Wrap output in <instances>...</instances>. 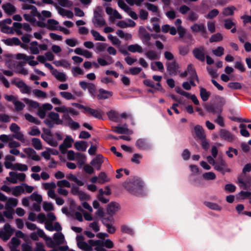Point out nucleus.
Instances as JSON below:
<instances>
[{
  "instance_id": "f257e3e1",
  "label": "nucleus",
  "mask_w": 251,
  "mask_h": 251,
  "mask_svg": "<svg viewBox=\"0 0 251 251\" xmlns=\"http://www.w3.org/2000/svg\"><path fill=\"white\" fill-rule=\"evenodd\" d=\"M143 182L138 178H133L123 183V186L130 194L135 196L145 195Z\"/></svg>"
},
{
  "instance_id": "f03ea898",
  "label": "nucleus",
  "mask_w": 251,
  "mask_h": 251,
  "mask_svg": "<svg viewBox=\"0 0 251 251\" xmlns=\"http://www.w3.org/2000/svg\"><path fill=\"white\" fill-rule=\"evenodd\" d=\"M226 104V100L224 98L219 96L217 99V103L215 105H207L205 109L209 113L213 114H221L223 110V106Z\"/></svg>"
},
{
  "instance_id": "7ed1b4c3",
  "label": "nucleus",
  "mask_w": 251,
  "mask_h": 251,
  "mask_svg": "<svg viewBox=\"0 0 251 251\" xmlns=\"http://www.w3.org/2000/svg\"><path fill=\"white\" fill-rule=\"evenodd\" d=\"M165 65L167 72L170 75L175 76L180 73L179 66L176 61L166 62Z\"/></svg>"
},
{
  "instance_id": "20e7f679",
  "label": "nucleus",
  "mask_w": 251,
  "mask_h": 251,
  "mask_svg": "<svg viewBox=\"0 0 251 251\" xmlns=\"http://www.w3.org/2000/svg\"><path fill=\"white\" fill-rule=\"evenodd\" d=\"M214 169L223 175H225L226 173H230L231 172V169L228 168V165L226 162L223 159L217 161V163L214 167Z\"/></svg>"
},
{
  "instance_id": "39448f33",
  "label": "nucleus",
  "mask_w": 251,
  "mask_h": 251,
  "mask_svg": "<svg viewBox=\"0 0 251 251\" xmlns=\"http://www.w3.org/2000/svg\"><path fill=\"white\" fill-rule=\"evenodd\" d=\"M139 34L140 38L144 44H146L148 46L150 45V40L151 39V35L147 31L145 28L141 26L139 29Z\"/></svg>"
},
{
  "instance_id": "423d86ee",
  "label": "nucleus",
  "mask_w": 251,
  "mask_h": 251,
  "mask_svg": "<svg viewBox=\"0 0 251 251\" xmlns=\"http://www.w3.org/2000/svg\"><path fill=\"white\" fill-rule=\"evenodd\" d=\"M104 157L101 154H98L90 162L91 165L94 166L97 170H100L101 165L104 162Z\"/></svg>"
},
{
  "instance_id": "0eeeda50",
  "label": "nucleus",
  "mask_w": 251,
  "mask_h": 251,
  "mask_svg": "<svg viewBox=\"0 0 251 251\" xmlns=\"http://www.w3.org/2000/svg\"><path fill=\"white\" fill-rule=\"evenodd\" d=\"M220 136L225 140L231 142L234 140V136L229 131L225 129H221L220 131Z\"/></svg>"
},
{
  "instance_id": "6e6552de",
  "label": "nucleus",
  "mask_w": 251,
  "mask_h": 251,
  "mask_svg": "<svg viewBox=\"0 0 251 251\" xmlns=\"http://www.w3.org/2000/svg\"><path fill=\"white\" fill-rule=\"evenodd\" d=\"M136 147L140 150H148L150 149V145L145 138L138 139L135 143Z\"/></svg>"
},
{
  "instance_id": "1a4fd4ad",
  "label": "nucleus",
  "mask_w": 251,
  "mask_h": 251,
  "mask_svg": "<svg viewBox=\"0 0 251 251\" xmlns=\"http://www.w3.org/2000/svg\"><path fill=\"white\" fill-rule=\"evenodd\" d=\"M191 28L193 32H201L202 36L205 38L207 37V31L203 24L199 25L198 24H195L191 27Z\"/></svg>"
},
{
  "instance_id": "9d476101",
  "label": "nucleus",
  "mask_w": 251,
  "mask_h": 251,
  "mask_svg": "<svg viewBox=\"0 0 251 251\" xmlns=\"http://www.w3.org/2000/svg\"><path fill=\"white\" fill-rule=\"evenodd\" d=\"M193 53L195 57L198 60L203 62L205 60L204 49L202 47L195 48L193 50Z\"/></svg>"
},
{
  "instance_id": "9b49d317",
  "label": "nucleus",
  "mask_w": 251,
  "mask_h": 251,
  "mask_svg": "<svg viewBox=\"0 0 251 251\" xmlns=\"http://www.w3.org/2000/svg\"><path fill=\"white\" fill-rule=\"evenodd\" d=\"M120 209V205L118 203L111 202L108 204L107 213L111 216H113Z\"/></svg>"
},
{
  "instance_id": "f8f14e48",
  "label": "nucleus",
  "mask_w": 251,
  "mask_h": 251,
  "mask_svg": "<svg viewBox=\"0 0 251 251\" xmlns=\"http://www.w3.org/2000/svg\"><path fill=\"white\" fill-rule=\"evenodd\" d=\"M112 95V92L100 88L99 90V94L97 95V98L98 100H105L108 99Z\"/></svg>"
},
{
  "instance_id": "ddd939ff",
  "label": "nucleus",
  "mask_w": 251,
  "mask_h": 251,
  "mask_svg": "<svg viewBox=\"0 0 251 251\" xmlns=\"http://www.w3.org/2000/svg\"><path fill=\"white\" fill-rule=\"evenodd\" d=\"M4 12L8 15H11L16 11V7L10 3H6L2 5Z\"/></svg>"
},
{
  "instance_id": "4468645a",
  "label": "nucleus",
  "mask_w": 251,
  "mask_h": 251,
  "mask_svg": "<svg viewBox=\"0 0 251 251\" xmlns=\"http://www.w3.org/2000/svg\"><path fill=\"white\" fill-rule=\"evenodd\" d=\"M96 15H94L93 22L94 24L96 25L97 26L102 27L105 25V21L101 15L100 14H96Z\"/></svg>"
},
{
  "instance_id": "2eb2a0df",
  "label": "nucleus",
  "mask_w": 251,
  "mask_h": 251,
  "mask_svg": "<svg viewBox=\"0 0 251 251\" xmlns=\"http://www.w3.org/2000/svg\"><path fill=\"white\" fill-rule=\"evenodd\" d=\"M194 132L196 136L200 139L203 140L205 138L204 130L202 127L200 125L196 126L194 128Z\"/></svg>"
},
{
  "instance_id": "dca6fc26",
  "label": "nucleus",
  "mask_w": 251,
  "mask_h": 251,
  "mask_svg": "<svg viewBox=\"0 0 251 251\" xmlns=\"http://www.w3.org/2000/svg\"><path fill=\"white\" fill-rule=\"evenodd\" d=\"M42 138L47 142L49 145L53 147H56L58 145L56 140L53 139L52 135L46 136L44 134H41Z\"/></svg>"
},
{
  "instance_id": "f3484780",
  "label": "nucleus",
  "mask_w": 251,
  "mask_h": 251,
  "mask_svg": "<svg viewBox=\"0 0 251 251\" xmlns=\"http://www.w3.org/2000/svg\"><path fill=\"white\" fill-rule=\"evenodd\" d=\"M49 118L56 125H62L63 121L59 119V115L57 113L50 112L48 114Z\"/></svg>"
},
{
  "instance_id": "a211bd4d",
  "label": "nucleus",
  "mask_w": 251,
  "mask_h": 251,
  "mask_svg": "<svg viewBox=\"0 0 251 251\" xmlns=\"http://www.w3.org/2000/svg\"><path fill=\"white\" fill-rule=\"evenodd\" d=\"M18 201L15 198H10L7 200L5 205V209L12 210L13 207H15L17 205Z\"/></svg>"
},
{
  "instance_id": "6ab92c4d",
  "label": "nucleus",
  "mask_w": 251,
  "mask_h": 251,
  "mask_svg": "<svg viewBox=\"0 0 251 251\" xmlns=\"http://www.w3.org/2000/svg\"><path fill=\"white\" fill-rule=\"evenodd\" d=\"M74 146L77 150L85 151L87 148V144L84 141H77L75 143Z\"/></svg>"
},
{
  "instance_id": "aec40b11",
  "label": "nucleus",
  "mask_w": 251,
  "mask_h": 251,
  "mask_svg": "<svg viewBox=\"0 0 251 251\" xmlns=\"http://www.w3.org/2000/svg\"><path fill=\"white\" fill-rule=\"evenodd\" d=\"M52 75L58 80L61 82H64L67 79L66 75L61 72H59L57 70L55 69L52 71Z\"/></svg>"
},
{
  "instance_id": "412c9836",
  "label": "nucleus",
  "mask_w": 251,
  "mask_h": 251,
  "mask_svg": "<svg viewBox=\"0 0 251 251\" xmlns=\"http://www.w3.org/2000/svg\"><path fill=\"white\" fill-rule=\"evenodd\" d=\"M238 183L240 188L244 190H248L250 188V182L249 180L245 181L241 176L237 177Z\"/></svg>"
},
{
  "instance_id": "4be33fe9",
  "label": "nucleus",
  "mask_w": 251,
  "mask_h": 251,
  "mask_svg": "<svg viewBox=\"0 0 251 251\" xmlns=\"http://www.w3.org/2000/svg\"><path fill=\"white\" fill-rule=\"evenodd\" d=\"M127 50L133 53L136 52L142 53L143 51L142 47L137 44L129 45L127 47Z\"/></svg>"
},
{
  "instance_id": "5701e85b",
  "label": "nucleus",
  "mask_w": 251,
  "mask_h": 251,
  "mask_svg": "<svg viewBox=\"0 0 251 251\" xmlns=\"http://www.w3.org/2000/svg\"><path fill=\"white\" fill-rule=\"evenodd\" d=\"M200 96L202 100L203 101H207L210 96V92L207 91L206 89L203 87H200Z\"/></svg>"
},
{
  "instance_id": "b1692460",
  "label": "nucleus",
  "mask_w": 251,
  "mask_h": 251,
  "mask_svg": "<svg viewBox=\"0 0 251 251\" xmlns=\"http://www.w3.org/2000/svg\"><path fill=\"white\" fill-rule=\"evenodd\" d=\"M236 9L234 6H230L224 8L222 14L225 16H228L233 15L234 11Z\"/></svg>"
},
{
  "instance_id": "393cba45",
  "label": "nucleus",
  "mask_w": 251,
  "mask_h": 251,
  "mask_svg": "<svg viewBox=\"0 0 251 251\" xmlns=\"http://www.w3.org/2000/svg\"><path fill=\"white\" fill-rule=\"evenodd\" d=\"M78 247L84 251H92V247L84 241L77 242Z\"/></svg>"
},
{
  "instance_id": "a878e982",
  "label": "nucleus",
  "mask_w": 251,
  "mask_h": 251,
  "mask_svg": "<svg viewBox=\"0 0 251 251\" xmlns=\"http://www.w3.org/2000/svg\"><path fill=\"white\" fill-rule=\"evenodd\" d=\"M107 115L109 119L111 121L118 122L119 120V114L115 111L111 110L107 112Z\"/></svg>"
},
{
  "instance_id": "bb28decb",
  "label": "nucleus",
  "mask_w": 251,
  "mask_h": 251,
  "mask_svg": "<svg viewBox=\"0 0 251 251\" xmlns=\"http://www.w3.org/2000/svg\"><path fill=\"white\" fill-rule=\"evenodd\" d=\"M53 238L58 245L63 244L64 241V236L61 232L54 233Z\"/></svg>"
},
{
  "instance_id": "cd10ccee",
  "label": "nucleus",
  "mask_w": 251,
  "mask_h": 251,
  "mask_svg": "<svg viewBox=\"0 0 251 251\" xmlns=\"http://www.w3.org/2000/svg\"><path fill=\"white\" fill-rule=\"evenodd\" d=\"M145 56L151 60L158 59V55L155 51L150 50L145 53Z\"/></svg>"
},
{
  "instance_id": "c85d7f7f",
  "label": "nucleus",
  "mask_w": 251,
  "mask_h": 251,
  "mask_svg": "<svg viewBox=\"0 0 251 251\" xmlns=\"http://www.w3.org/2000/svg\"><path fill=\"white\" fill-rule=\"evenodd\" d=\"M205 205L211 209L220 211L222 210V207L216 203L212 202H205Z\"/></svg>"
},
{
  "instance_id": "c756f323",
  "label": "nucleus",
  "mask_w": 251,
  "mask_h": 251,
  "mask_svg": "<svg viewBox=\"0 0 251 251\" xmlns=\"http://www.w3.org/2000/svg\"><path fill=\"white\" fill-rule=\"evenodd\" d=\"M32 145L37 150L42 149V145L41 140L39 138H33L31 140Z\"/></svg>"
},
{
  "instance_id": "7c9ffc66",
  "label": "nucleus",
  "mask_w": 251,
  "mask_h": 251,
  "mask_svg": "<svg viewBox=\"0 0 251 251\" xmlns=\"http://www.w3.org/2000/svg\"><path fill=\"white\" fill-rule=\"evenodd\" d=\"M47 28L50 30H57V27L53 25H56L59 24V23L54 19H49L48 20Z\"/></svg>"
},
{
  "instance_id": "2f4dec72",
  "label": "nucleus",
  "mask_w": 251,
  "mask_h": 251,
  "mask_svg": "<svg viewBox=\"0 0 251 251\" xmlns=\"http://www.w3.org/2000/svg\"><path fill=\"white\" fill-rule=\"evenodd\" d=\"M53 63L57 67L60 66L65 68H69L70 67V63L65 60L55 61Z\"/></svg>"
},
{
  "instance_id": "473e14b6",
  "label": "nucleus",
  "mask_w": 251,
  "mask_h": 251,
  "mask_svg": "<svg viewBox=\"0 0 251 251\" xmlns=\"http://www.w3.org/2000/svg\"><path fill=\"white\" fill-rule=\"evenodd\" d=\"M24 101L31 108H37L40 106L39 103L33 100H29L28 98H25L24 99Z\"/></svg>"
},
{
  "instance_id": "72a5a7b5",
  "label": "nucleus",
  "mask_w": 251,
  "mask_h": 251,
  "mask_svg": "<svg viewBox=\"0 0 251 251\" xmlns=\"http://www.w3.org/2000/svg\"><path fill=\"white\" fill-rule=\"evenodd\" d=\"M99 179L98 182L100 184H103L106 182L109 181L110 179L108 178L106 173L103 172H100L99 175Z\"/></svg>"
},
{
  "instance_id": "f704fd0d",
  "label": "nucleus",
  "mask_w": 251,
  "mask_h": 251,
  "mask_svg": "<svg viewBox=\"0 0 251 251\" xmlns=\"http://www.w3.org/2000/svg\"><path fill=\"white\" fill-rule=\"evenodd\" d=\"M25 192V190L22 186H15L13 191H12V195L15 197H18L21 193H24Z\"/></svg>"
},
{
  "instance_id": "c9c22d12",
  "label": "nucleus",
  "mask_w": 251,
  "mask_h": 251,
  "mask_svg": "<svg viewBox=\"0 0 251 251\" xmlns=\"http://www.w3.org/2000/svg\"><path fill=\"white\" fill-rule=\"evenodd\" d=\"M25 118L28 122L34 123L36 125H40V121L37 118L33 117L30 114L26 113L25 115Z\"/></svg>"
},
{
  "instance_id": "e433bc0d",
  "label": "nucleus",
  "mask_w": 251,
  "mask_h": 251,
  "mask_svg": "<svg viewBox=\"0 0 251 251\" xmlns=\"http://www.w3.org/2000/svg\"><path fill=\"white\" fill-rule=\"evenodd\" d=\"M238 197L241 200H245L247 199L251 200V192L241 191L238 193Z\"/></svg>"
},
{
  "instance_id": "4c0bfd02",
  "label": "nucleus",
  "mask_w": 251,
  "mask_h": 251,
  "mask_svg": "<svg viewBox=\"0 0 251 251\" xmlns=\"http://www.w3.org/2000/svg\"><path fill=\"white\" fill-rule=\"evenodd\" d=\"M10 177H7L6 179L10 182L13 184H16L17 183V173L14 172H10L9 173Z\"/></svg>"
},
{
  "instance_id": "58836bf2",
  "label": "nucleus",
  "mask_w": 251,
  "mask_h": 251,
  "mask_svg": "<svg viewBox=\"0 0 251 251\" xmlns=\"http://www.w3.org/2000/svg\"><path fill=\"white\" fill-rule=\"evenodd\" d=\"M223 36L220 33L212 35L209 39V42L210 43L217 42L221 41L223 40Z\"/></svg>"
},
{
  "instance_id": "ea45409f",
  "label": "nucleus",
  "mask_w": 251,
  "mask_h": 251,
  "mask_svg": "<svg viewBox=\"0 0 251 251\" xmlns=\"http://www.w3.org/2000/svg\"><path fill=\"white\" fill-rule=\"evenodd\" d=\"M28 169V167L25 164H22L21 163H15L14 164V170H18L20 171H26Z\"/></svg>"
},
{
  "instance_id": "a19ab883",
  "label": "nucleus",
  "mask_w": 251,
  "mask_h": 251,
  "mask_svg": "<svg viewBox=\"0 0 251 251\" xmlns=\"http://www.w3.org/2000/svg\"><path fill=\"white\" fill-rule=\"evenodd\" d=\"M91 33L92 35L94 37L95 40L105 41V38L102 36L100 35V33L94 29L91 30Z\"/></svg>"
},
{
  "instance_id": "79ce46f5",
  "label": "nucleus",
  "mask_w": 251,
  "mask_h": 251,
  "mask_svg": "<svg viewBox=\"0 0 251 251\" xmlns=\"http://www.w3.org/2000/svg\"><path fill=\"white\" fill-rule=\"evenodd\" d=\"M11 136L12 137V139L13 138H14L15 139H16L19 140L22 143H25V138H24V135L20 131H18V132H16L15 134L11 135Z\"/></svg>"
},
{
  "instance_id": "37998d69",
  "label": "nucleus",
  "mask_w": 251,
  "mask_h": 251,
  "mask_svg": "<svg viewBox=\"0 0 251 251\" xmlns=\"http://www.w3.org/2000/svg\"><path fill=\"white\" fill-rule=\"evenodd\" d=\"M246 127L247 126L244 124H241L239 126V127L241 128V134L244 137H248L250 136V133L249 131L246 129Z\"/></svg>"
},
{
  "instance_id": "c03bdc74",
  "label": "nucleus",
  "mask_w": 251,
  "mask_h": 251,
  "mask_svg": "<svg viewBox=\"0 0 251 251\" xmlns=\"http://www.w3.org/2000/svg\"><path fill=\"white\" fill-rule=\"evenodd\" d=\"M16 58L18 60H25L26 61H29L31 59H33L34 58V56H27L24 53H19L16 54Z\"/></svg>"
},
{
  "instance_id": "a18cd8bd",
  "label": "nucleus",
  "mask_w": 251,
  "mask_h": 251,
  "mask_svg": "<svg viewBox=\"0 0 251 251\" xmlns=\"http://www.w3.org/2000/svg\"><path fill=\"white\" fill-rule=\"evenodd\" d=\"M58 2L62 7H71L73 3L70 0H58Z\"/></svg>"
},
{
  "instance_id": "49530a36",
  "label": "nucleus",
  "mask_w": 251,
  "mask_h": 251,
  "mask_svg": "<svg viewBox=\"0 0 251 251\" xmlns=\"http://www.w3.org/2000/svg\"><path fill=\"white\" fill-rule=\"evenodd\" d=\"M118 5L121 8L127 13H128L130 9V7L126 4L123 0H118Z\"/></svg>"
},
{
  "instance_id": "de8ad7c7",
  "label": "nucleus",
  "mask_w": 251,
  "mask_h": 251,
  "mask_svg": "<svg viewBox=\"0 0 251 251\" xmlns=\"http://www.w3.org/2000/svg\"><path fill=\"white\" fill-rule=\"evenodd\" d=\"M121 231L130 235L134 234V231L130 227L126 225H123L121 228Z\"/></svg>"
},
{
  "instance_id": "09e8293b",
  "label": "nucleus",
  "mask_w": 251,
  "mask_h": 251,
  "mask_svg": "<svg viewBox=\"0 0 251 251\" xmlns=\"http://www.w3.org/2000/svg\"><path fill=\"white\" fill-rule=\"evenodd\" d=\"M30 198L32 200L35 201L39 203H40L42 201V196L36 192H34L31 194Z\"/></svg>"
},
{
  "instance_id": "8fccbe9b",
  "label": "nucleus",
  "mask_w": 251,
  "mask_h": 251,
  "mask_svg": "<svg viewBox=\"0 0 251 251\" xmlns=\"http://www.w3.org/2000/svg\"><path fill=\"white\" fill-rule=\"evenodd\" d=\"M203 178L205 180H213L216 178V175L213 172H207L202 175Z\"/></svg>"
},
{
  "instance_id": "3c124183",
  "label": "nucleus",
  "mask_w": 251,
  "mask_h": 251,
  "mask_svg": "<svg viewBox=\"0 0 251 251\" xmlns=\"http://www.w3.org/2000/svg\"><path fill=\"white\" fill-rule=\"evenodd\" d=\"M31 10H32L31 12L32 16L37 17L39 20L44 21L45 20V19L42 17L41 14L38 12L37 9L35 6H34V7L32 9H31Z\"/></svg>"
},
{
  "instance_id": "603ef678",
  "label": "nucleus",
  "mask_w": 251,
  "mask_h": 251,
  "mask_svg": "<svg viewBox=\"0 0 251 251\" xmlns=\"http://www.w3.org/2000/svg\"><path fill=\"white\" fill-rule=\"evenodd\" d=\"M219 14V11L217 9H213L209 12L206 16V18L212 19Z\"/></svg>"
},
{
  "instance_id": "864d4df0",
  "label": "nucleus",
  "mask_w": 251,
  "mask_h": 251,
  "mask_svg": "<svg viewBox=\"0 0 251 251\" xmlns=\"http://www.w3.org/2000/svg\"><path fill=\"white\" fill-rule=\"evenodd\" d=\"M74 140L71 136H67L62 144L66 146L68 148H70L72 147V144Z\"/></svg>"
},
{
  "instance_id": "5fc2aeb1",
  "label": "nucleus",
  "mask_w": 251,
  "mask_h": 251,
  "mask_svg": "<svg viewBox=\"0 0 251 251\" xmlns=\"http://www.w3.org/2000/svg\"><path fill=\"white\" fill-rule=\"evenodd\" d=\"M13 104L15 105L16 110L18 111L22 110L25 107V105L23 102L17 100L13 101Z\"/></svg>"
},
{
  "instance_id": "6e6d98bb",
  "label": "nucleus",
  "mask_w": 251,
  "mask_h": 251,
  "mask_svg": "<svg viewBox=\"0 0 251 251\" xmlns=\"http://www.w3.org/2000/svg\"><path fill=\"white\" fill-rule=\"evenodd\" d=\"M108 38L111 41V42L114 45H116L118 46H120L121 42L116 37H114L111 34H109L108 35Z\"/></svg>"
},
{
  "instance_id": "4d7b16f0",
  "label": "nucleus",
  "mask_w": 251,
  "mask_h": 251,
  "mask_svg": "<svg viewBox=\"0 0 251 251\" xmlns=\"http://www.w3.org/2000/svg\"><path fill=\"white\" fill-rule=\"evenodd\" d=\"M60 95L66 100H75V97L73 95L68 92L62 91L60 92Z\"/></svg>"
},
{
  "instance_id": "13d9d810",
  "label": "nucleus",
  "mask_w": 251,
  "mask_h": 251,
  "mask_svg": "<svg viewBox=\"0 0 251 251\" xmlns=\"http://www.w3.org/2000/svg\"><path fill=\"white\" fill-rule=\"evenodd\" d=\"M235 25V24L229 19H226L224 20V27L226 29H231L232 26Z\"/></svg>"
},
{
  "instance_id": "bf43d9fd",
  "label": "nucleus",
  "mask_w": 251,
  "mask_h": 251,
  "mask_svg": "<svg viewBox=\"0 0 251 251\" xmlns=\"http://www.w3.org/2000/svg\"><path fill=\"white\" fill-rule=\"evenodd\" d=\"M228 87L232 89L237 90L242 88V85L238 82H230L227 85Z\"/></svg>"
},
{
  "instance_id": "052dcab7",
  "label": "nucleus",
  "mask_w": 251,
  "mask_h": 251,
  "mask_svg": "<svg viewBox=\"0 0 251 251\" xmlns=\"http://www.w3.org/2000/svg\"><path fill=\"white\" fill-rule=\"evenodd\" d=\"M213 53L217 56H221L224 53V48L222 47H218L215 50H213Z\"/></svg>"
},
{
  "instance_id": "680f3d73",
  "label": "nucleus",
  "mask_w": 251,
  "mask_h": 251,
  "mask_svg": "<svg viewBox=\"0 0 251 251\" xmlns=\"http://www.w3.org/2000/svg\"><path fill=\"white\" fill-rule=\"evenodd\" d=\"M143 156L141 154L135 153L133 154L131 161L135 164H139L140 163V160L142 158Z\"/></svg>"
},
{
  "instance_id": "e2e57ef3",
  "label": "nucleus",
  "mask_w": 251,
  "mask_h": 251,
  "mask_svg": "<svg viewBox=\"0 0 251 251\" xmlns=\"http://www.w3.org/2000/svg\"><path fill=\"white\" fill-rule=\"evenodd\" d=\"M57 185L59 187H66L67 188L71 187L70 182L66 179H63L57 181Z\"/></svg>"
},
{
  "instance_id": "0e129e2a",
  "label": "nucleus",
  "mask_w": 251,
  "mask_h": 251,
  "mask_svg": "<svg viewBox=\"0 0 251 251\" xmlns=\"http://www.w3.org/2000/svg\"><path fill=\"white\" fill-rule=\"evenodd\" d=\"M146 5L149 11L154 13H157L158 12V8L156 5L150 3H147Z\"/></svg>"
},
{
  "instance_id": "69168bd1",
  "label": "nucleus",
  "mask_w": 251,
  "mask_h": 251,
  "mask_svg": "<svg viewBox=\"0 0 251 251\" xmlns=\"http://www.w3.org/2000/svg\"><path fill=\"white\" fill-rule=\"evenodd\" d=\"M178 50L179 54L182 56L186 55L189 52V48L187 46H180Z\"/></svg>"
},
{
  "instance_id": "338daca9",
  "label": "nucleus",
  "mask_w": 251,
  "mask_h": 251,
  "mask_svg": "<svg viewBox=\"0 0 251 251\" xmlns=\"http://www.w3.org/2000/svg\"><path fill=\"white\" fill-rule=\"evenodd\" d=\"M90 115L99 119H102V114L99 110L93 109Z\"/></svg>"
},
{
  "instance_id": "774afa93",
  "label": "nucleus",
  "mask_w": 251,
  "mask_h": 251,
  "mask_svg": "<svg viewBox=\"0 0 251 251\" xmlns=\"http://www.w3.org/2000/svg\"><path fill=\"white\" fill-rule=\"evenodd\" d=\"M43 207L46 211H52L54 209L53 206L51 202H44Z\"/></svg>"
}]
</instances>
